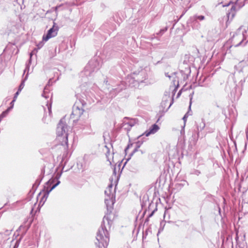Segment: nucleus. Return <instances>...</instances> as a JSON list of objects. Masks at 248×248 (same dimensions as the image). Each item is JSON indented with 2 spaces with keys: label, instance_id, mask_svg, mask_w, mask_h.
<instances>
[{
  "label": "nucleus",
  "instance_id": "f257e3e1",
  "mask_svg": "<svg viewBox=\"0 0 248 248\" xmlns=\"http://www.w3.org/2000/svg\"><path fill=\"white\" fill-rule=\"evenodd\" d=\"M112 221L108 216H105L103 219L101 226L96 234V240L98 242L99 248H107L109 241V231Z\"/></svg>",
  "mask_w": 248,
  "mask_h": 248
},
{
  "label": "nucleus",
  "instance_id": "f03ea898",
  "mask_svg": "<svg viewBox=\"0 0 248 248\" xmlns=\"http://www.w3.org/2000/svg\"><path fill=\"white\" fill-rule=\"evenodd\" d=\"M67 125L63 119H61L57 128V139L61 142L59 148L63 149L62 159L68 156V134Z\"/></svg>",
  "mask_w": 248,
  "mask_h": 248
},
{
  "label": "nucleus",
  "instance_id": "7ed1b4c3",
  "mask_svg": "<svg viewBox=\"0 0 248 248\" xmlns=\"http://www.w3.org/2000/svg\"><path fill=\"white\" fill-rule=\"evenodd\" d=\"M134 78V76H133V74L128 76L126 79V81H122L120 85H118V87H116L115 86L113 85V82L112 81H109L108 84H111V86L113 87L110 92L111 97H114L116 95V93L119 92L125 87L127 86V85H124V83L126 85L128 84L127 86L131 87H138L139 84L138 81H136V79Z\"/></svg>",
  "mask_w": 248,
  "mask_h": 248
},
{
  "label": "nucleus",
  "instance_id": "20e7f679",
  "mask_svg": "<svg viewBox=\"0 0 248 248\" xmlns=\"http://www.w3.org/2000/svg\"><path fill=\"white\" fill-rule=\"evenodd\" d=\"M105 203L108 212H111L115 202V187L113 189V185L110 184L105 191Z\"/></svg>",
  "mask_w": 248,
  "mask_h": 248
},
{
  "label": "nucleus",
  "instance_id": "39448f33",
  "mask_svg": "<svg viewBox=\"0 0 248 248\" xmlns=\"http://www.w3.org/2000/svg\"><path fill=\"white\" fill-rule=\"evenodd\" d=\"M101 67L100 64L97 60H91L81 73V77H88L91 76L93 73L97 71Z\"/></svg>",
  "mask_w": 248,
  "mask_h": 248
},
{
  "label": "nucleus",
  "instance_id": "423d86ee",
  "mask_svg": "<svg viewBox=\"0 0 248 248\" xmlns=\"http://www.w3.org/2000/svg\"><path fill=\"white\" fill-rule=\"evenodd\" d=\"M85 104L86 103L83 100L77 101L73 107L71 118H75V116H76V118L80 117L84 112L83 107Z\"/></svg>",
  "mask_w": 248,
  "mask_h": 248
},
{
  "label": "nucleus",
  "instance_id": "0eeeda50",
  "mask_svg": "<svg viewBox=\"0 0 248 248\" xmlns=\"http://www.w3.org/2000/svg\"><path fill=\"white\" fill-rule=\"evenodd\" d=\"M244 5V0H237L227 13L228 21L229 20L231 21L234 17L236 12L243 7Z\"/></svg>",
  "mask_w": 248,
  "mask_h": 248
},
{
  "label": "nucleus",
  "instance_id": "6e6552de",
  "mask_svg": "<svg viewBox=\"0 0 248 248\" xmlns=\"http://www.w3.org/2000/svg\"><path fill=\"white\" fill-rule=\"evenodd\" d=\"M59 28L55 22H53V27L50 28L47 32L46 35H44L43 37V40L45 41H47L50 38L56 36L58 33Z\"/></svg>",
  "mask_w": 248,
  "mask_h": 248
},
{
  "label": "nucleus",
  "instance_id": "1a4fd4ad",
  "mask_svg": "<svg viewBox=\"0 0 248 248\" xmlns=\"http://www.w3.org/2000/svg\"><path fill=\"white\" fill-rule=\"evenodd\" d=\"M54 182L53 180H49L46 183V185H47L46 190V192L44 195L41 198V201L44 202L46 200L49 193L55 188L60 183V181H58L57 183L53 185L51 187L49 188L48 186L51 185Z\"/></svg>",
  "mask_w": 248,
  "mask_h": 248
},
{
  "label": "nucleus",
  "instance_id": "9d476101",
  "mask_svg": "<svg viewBox=\"0 0 248 248\" xmlns=\"http://www.w3.org/2000/svg\"><path fill=\"white\" fill-rule=\"evenodd\" d=\"M137 122L135 119H129L127 118H125L123 121L122 124V127L123 129L128 132L130 130L132 127L134 126Z\"/></svg>",
  "mask_w": 248,
  "mask_h": 248
},
{
  "label": "nucleus",
  "instance_id": "9b49d317",
  "mask_svg": "<svg viewBox=\"0 0 248 248\" xmlns=\"http://www.w3.org/2000/svg\"><path fill=\"white\" fill-rule=\"evenodd\" d=\"M133 74L134 76V78L136 79V81L139 84L142 83L146 79L147 76L146 71L144 69H142L138 72H135Z\"/></svg>",
  "mask_w": 248,
  "mask_h": 248
},
{
  "label": "nucleus",
  "instance_id": "f8f14e48",
  "mask_svg": "<svg viewBox=\"0 0 248 248\" xmlns=\"http://www.w3.org/2000/svg\"><path fill=\"white\" fill-rule=\"evenodd\" d=\"M240 39L241 40L240 41L237 43V44L235 45V47H237L240 46L242 44V43L244 40V35L243 34L241 33L240 32V28H239L235 33V35H233L232 38V41L235 43L238 40V39Z\"/></svg>",
  "mask_w": 248,
  "mask_h": 248
},
{
  "label": "nucleus",
  "instance_id": "ddd939ff",
  "mask_svg": "<svg viewBox=\"0 0 248 248\" xmlns=\"http://www.w3.org/2000/svg\"><path fill=\"white\" fill-rule=\"evenodd\" d=\"M204 19L205 16H204L195 15L191 17L189 20L193 23V25L192 26L194 27L196 26L197 28L198 29L200 27V24L197 22V20H199L200 21H202Z\"/></svg>",
  "mask_w": 248,
  "mask_h": 248
},
{
  "label": "nucleus",
  "instance_id": "4468645a",
  "mask_svg": "<svg viewBox=\"0 0 248 248\" xmlns=\"http://www.w3.org/2000/svg\"><path fill=\"white\" fill-rule=\"evenodd\" d=\"M166 77L169 78L170 79L172 78V82H173V86L175 87L174 90H176L179 87V81L177 77L176 76V73H173L171 75H169L168 73H166Z\"/></svg>",
  "mask_w": 248,
  "mask_h": 248
},
{
  "label": "nucleus",
  "instance_id": "2eb2a0df",
  "mask_svg": "<svg viewBox=\"0 0 248 248\" xmlns=\"http://www.w3.org/2000/svg\"><path fill=\"white\" fill-rule=\"evenodd\" d=\"M159 126L157 124H154L152 125L149 129L146 131L144 134L145 135L146 137H147L150 134L155 133L159 130Z\"/></svg>",
  "mask_w": 248,
  "mask_h": 248
},
{
  "label": "nucleus",
  "instance_id": "dca6fc26",
  "mask_svg": "<svg viewBox=\"0 0 248 248\" xmlns=\"http://www.w3.org/2000/svg\"><path fill=\"white\" fill-rule=\"evenodd\" d=\"M205 124L204 122L202 121L201 122L199 125H197V129L198 132L196 135H193V136L194 137V139L195 140V141H197L199 138V132L200 131L202 130L205 127Z\"/></svg>",
  "mask_w": 248,
  "mask_h": 248
},
{
  "label": "nucleus",
  "instance_id": "f3484780",
  "mask_svg": "<svg viewBox=\"0 0 248 248\" xmlns=\"http://www.w3.org/2000/svg\"><path fill=\"white\" fill-rule=\"evenodd\" d=\"M104 151L106 152V157L107 158L108 161H109V163L111 164V162L110 161V158L109 157V155H110V154H109L110 149H109V148H108V146L106 145L105 146Z\"/></svg>",
  "mask_w": 248,
  "mask_h": 248
},
{
  "label": "nucleus",
  "instance_id": "a211bd4d",
  "mask_svg": "<svg viewBox=\"0 0 248 248\" xmlns=\"http://www.w3.org/2000/svg\"><path fill=\"white\" fill-rule=\"evenodd\" d=\"M82 128L83 129H90L91 128V125H90V123L87 121L84 123L83 124H82Z\"/></svg>",
  "mask_w": 248,
  "mask_h": 248
},
{
  "label": "nucleus",
  "instance_id": "6ab92c4d",
  "mask_svg": "<svg viewBox=\"0 0 248 248\" xmlns=\"http://www.w3.org/2000/svg\"><path fill=\"white\" fill-rule=\"evenodd\" d=\"M169 99H170V96L166 95L165 97L164 98V100L162 101L161 103V106L162 107H165L166 104L168 103Z\"/></svg>",
  "mask_w": 248,
  "mask_h": 248
},
{
  "label": "nucleus",
  "instance_id": "aec40b11",
  "mask_svg": "<svg viewBox=\"0 0 248 248\" xmlns=\"http://www.w3.org/2000/svg\"><path fill=\"white\" fill-rule=\"evenodd\" d=\"M27 75H26L25 79L22 81L21 83H20V85L19 86L17 91H18L19 92H21V90L23 89V88L25 86V81L27 79Z\"/></svg>",
  "mask_w": 248,
  "mask_h": 248
},
{
  "label": "nucleus",
  "instance_id": "412c9836",
  "mask_svg": "<svg viewBox=\"0 0 248 248\" xmlns=\"http://www.w3.org/2000/svg\"><path fill=\"white\" fill-rule=\"evenodd\" d=\"M47 91H48V89H47V87L46 86L44 88L43 93L42 94V96L45 97L46 99L48 98L49 97V93H47Z\"/></svg>",
  "mask_w": 248,
  "mask_h": 248
},
{
  "label": "nucleus",
  "instance_id": "4be33fe9",
  "mask_svg": "<svg viewBox=\"0 0 248 248\" xmlns=\"http://www.w3.org/2000/svg\"><path fill=\"white\" fill-rule=\"evenodd\" d=\"M30 60H29V63L28 64H26V68L24 70V74L26 72V71H29V66H30V63H31V57L32 56V53H31L30 54Z\"/></svg>",
  "mask_w": 248,
  "mask_h": 248
},
{
  "label": "nucleus",
  "instance_id": "5701e85b",
  "mask_svg": "<svg viewBox=\"0 0 248 248\" xmlns=\"http://www.w3.org/2000/svg\"><path fill=\"white\" fill-rule=\"evenodd\" d=\"M10 110H8L7 108L5 111H3L0 115V117L2 119H3L4 117H5L6 115L8 113Z\"/></svg>",
  "mask_w": 248,
  "mask_h": 248
},
{
  "label": "nucleus",
  "instance_id": "b1692460",
  "mask_svg": "<svg viewBox=\"0 0 248 248\" xmlns=\"http://www.w3.org/2000/svg\"><path fill=\"white\" fill-rule=\"evenodd\" d=\"M141 144L142 143L140 142V141L137 142L136 144V148L134 150L133 153L137 152L138 151V149L140 148Z\"/></svg>",
  "mask_w": 248,
  "mask_h": 248
},
{
  "label": "nucleus",
  "instance_id": "393cba45",
  "mask_svg": "<svg viewBox=\"0 0 248 248\" xmlns=\"http://www.w3.org/2000/svg\"><path fill=\"white\" fill-rule=\"evenodd\" d=\"M16 101L14 99L12 100V101L10 103L11 106L8 108V110H11L13 108L14 105V102Z\"/></svg>",
  "mask_w": 248,
  "mask_h": 248
},
{
  "label": "nucleus",
  "instance_id": "a878e982",
  "mask_svg": "<svg viewBox=\"0 0 248 248\" xmlns=\"http://www.w3.org/2000/svg\"><path fill=\"white\" fill-rule=\"evenodd\" d=\"M20 93V92H19L18 91H17L16 92V93L15 94L13 99H14L15 100H16V99Z\"/></svg>",
  "mask_w": 248,
  "mask_h": 248
},
{
  "label": "nucleus",
  "instance_id": "bb28decb",
  "mask_svg": "<svg viewBox=\"0 0 248 248\" xmlns=\"http://www.w3.org/2000/svg\"><path fill=\"white\" fill-rule=\"evenodd\" d=\"M47 106L48 109V111H49V113H50L51 112V105H48V104H47Z\"/></svg>",
  "mask_w": 248,
  "mask_h": 248
},
{
  "label": "nucleus",
  "instance_id": "cd10ccee",
  "mask_svg": "<svg viewBox=\"0 0 248 248\" xmlns=\"http://www.w3.org/2000/svg\"><path fill=\"white\" fill-rule=\"evenodd\" d=\"M61 175H62V172H61L60 173H58L56 176L57 179H59L61 177Z\"/></svg>",
  "mask_w": 248,
  "mask_h": 248
},
{
  "label": "nucleus",
  "instance_id": "c85d7f7f",
  "mask_svg": "<svg viewBox=\"0 0 248 248\" xmlns=\"http://www.w3.org/2000/svg\"><path fill=\"white\" fill-rule=\"evenodd\" d=\"M172 103H173V98L171 99V102L170 103V104L169 106H168L167 109H168L170 107V106H171Z\"/></svg>",
  "mask_w": 248,
  "mask_h": 248
},
{
  "label": "nucleus",
  "instance_id": "c756f323",
  "mask_svg": "<svg viewBox=\"0 0 248 248\" xmlns=\"http://www.w3.org/2000/svg\"><path fill=\"white\" fill-rule=\"evenodd\" d=\"M182 182H183V183L180 184L182 186H184L186 183L187 184V182L185 180L182 181Z\"/></svg>",
  "mask_w": 248,
  "mask_h": 248
},
{
  "label": "nucleus",
  "instance_id": "7c9ffc66",
  "mask_svg": "<svg viewBox=\"0 0 248 248\" xmlns=\"http://www.w3.org/2000/svg\"><path fill=\"white\" fill-rule=\"evenodd\" d=\"M108 80L107 79H105L104 81V83H105L106 85H108Z\"/></svg>",
  "mask_w": 248,
  "mask_h": 248
},
{
  "label": "nucleus",
  "instance_id": "2f4dec72",
  "mask_svg": "<svg viewBox=\"0 0 248 248\" xmlns=\"http://www.w3.org/2000/svg\"><path fill=\"white\" fill-rule=\"evenodd\" d=\"M187 116L186 115V114H185V116H184L183 119L185 121L186 120V119Z\"/></svg>",
  "mask_w": 248,
  "mask_h": 248
},
{
  "label": "nucleus",
  "instance_id": "473e14b6",
  "mask_svg": "<svg viewBox=\"0 0 248 248\" xmlns=\"http://www.w3.org/2000/svg\"><path fill=\"white\" fill-rule=\"evenodd\" d=\"M231 2V1H230L229 3L228 4H227V5H223V6L225 7V6H228Z\"/></svg>",
  "mask_w": 248,
  "mask_h": 248
},
{
  "label": "nucleus",
  "instance_id": "72a5a7b5",
  "mask_svg": "<svg viewBox=\"0 0 248 248\" xmlns=\"http://www.w3.org/2000/svg\"><path fill=\"white\" fill-rule=\"evenodd\" d=\"M167 30V29L166 28L165 30H161L160 31H162L163 32H164V31H166Z\"/></svg>",
  "mask_w": 248,
  "mask_h": 248
},
{
  "label": "nucleus",
  "instance_id": "f704fd0d",
  "mask_svg": "<svg viewBox=\"0 0 248 248\" xmlns=\"http://www.w3.org/2000/svg\"><path fill=\"white\" fill-rule=\"evenodd\" d=\"M196 172V174L197 175H198V174L200 173V171H198V170H197Z\"/></svg>",
  "mask_w": 248,
  "mask_h": 248
},
{
  "label": "nucleus",
  "instance_id": "c9c22d12",
  "mask_svg": "<svg viewBox=\"0 0 248 248\" xmlns=\"http://www.w3.org/2000/svg\"><path fill=\"white\" fill-rule=\"evenodd\" d=\"M114 173L115 174H116L115 169H114Z\"/></svg>",
  "mask_w": 248,
  "mask_h": 248
},
{
  "label": "nucleus",
  "instance_id": "e433bc0d",
  "mask_svg": "<svg viewBox=\"0 0 248 248\" xmlns=\"http://www.w3.org/2000/svg\"><path fill=\"white\" fill-rule=\"evenodd\" d=\"M247 42H246V43L244 44V46H245V45L247 44Z\"/></svg>",
  "mask_w": 248,
  "mask_h": 248
},
{
  "label": "nucleus",
  "instance_id": "4c0bfd02",
  "mask_svg": "<svg viewBox=\"0 0 248 248\" xmlns=\"http://www.w3.org/2000/svg\"><path fill=\"white\" fill-rule=\"evenodd\" d=\"M14 248H16V245L15 246Z\"/></svg>",
  "mask_w": 248,
  "mask_h": 248
}]
</instances>
